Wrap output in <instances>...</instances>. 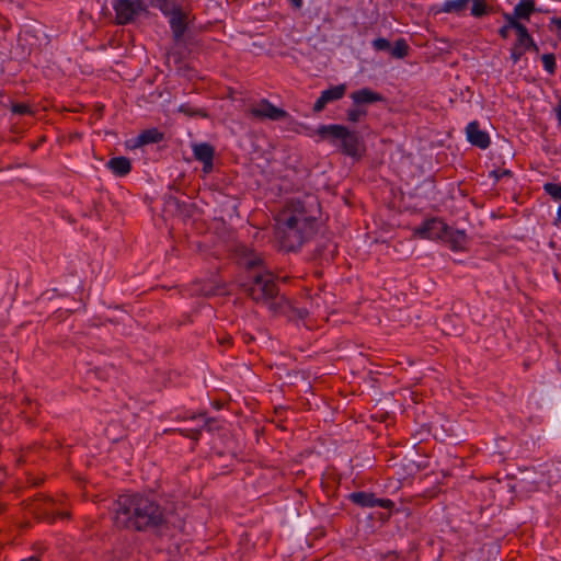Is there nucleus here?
Instances as JSON below:
<instances>
[{
	"mask_svg": "<svg viewBox=\"0 0 561 561\" xmlns=\"http://www.w3.org/2000/svg\"><path fill=\"white\" fill-rule=\"evenodd\" d=\"M113 525L118 530L159 534L168 527L169 512L152 496L128 492L113 503Z\"/></svg>",
	"mask_w": 561,
	"mask_h": 561,
	"instance_id": "nucleus-1",
	"label": "nucleus"
},
{
	"mask_svg": "<svg viewBox=\"0 0 561 561\" xmlns=\"http://www.w3.org/2000/svg\"><path fill=\"white\" fill-rule=\"evenodd\" d=\"M275 220L276 238L287 252L298 251L318 230V219L300 199H289Z\"/></svg>",
	"mask_w": 561,
	"mask_h": 561,
	"instance_id": "nucleus-2",
	"label": "nucleus"
},
{
	"mask_svg": "<svg viewBox=\"0 0 561 561\" xmlns=\"http://www.w3.org/2000/svg\"><path fill=\"white\" fill-rule=\"evenodd\" d=\"M241 288L254 302L270 305L271 308H274V299L279 294L276 276L270 271L247 275Z\"/></svg>",
	"mask_w": 561,
	"mask_h": 561,
	"instance_id": "nucleus-3",
	"label": "nucleus"
},
{
	"mask_svg": "<svg viewBox=\"0 0 561 561\" xmlns=\"http://www.w3.org/2000/svg\"><path fill=\"white\" fill-rule=\"evenodd\" d=\"M306 135L312 137L318 135L321 140H329L335 145L341 141V152L345 156L359 157L360 140L357 131L350 130L346 126L340 124L319 125L317 129L306 127Z\"/></svg>",
	"mask_w": 561,
	"mask_h": 561,
	"instance_id": "nucleus-4",
	"label": "nucleus"
},
{
	"mask_svg": "<svg viewBox=\"0 0 561 561\" xmlns=\"http://www.w3.org/2000/svg\"><path fill=\"white\" fill-rule=\"evenodd\" d=\"M115 22L117 25H127L142 12L147 11L144 0H114Z\"/></svg>",
	"mask_w": 561,
	"mask_h": 561,
	"instance_id": "nucleus-5",
	"label": "nucleus"
},
{
	"mask_svg": "<svg viewBox=\"0 0 561 561\" xmlns=\"http://www.w3.org/2000/svg\"><path fill=\"white\" fill-rule=\"evenodd\" d=\"M448 225L439 217L426 218L420 226L413 228V236L423 240H440Z\"/></svg>",
	"mask_w": 561,
	"mask_h": 561,
	"instance_id": "nucleus-6",
	"label": "nucleus"
},
{
	"mask_svg": "<svg viewBox=\"0 0 561 561\" xmlns=\"http://www.w3.org/2000/svg\"><path fill=\"white\" fill-rule=\"evenodd\" d=\"M347 499L355 505L363 508L382 507L392 510L394 502L390 499H379L373 492L356 491L348 494Z\"/></svg>",
	"mask_w": 561,
	"mask_h": 561,
	"instance_id": "nucleus-7",
	"label": "nucleus"
},
{
	"mask_svg": "<svg viewBox=\"0 0 561 561\" xmlns=\"http://www.w3.org/2000/svg\"><path fill=\"white\" fill-rule=\"evenodd\" d=\"M188 14L184 10L169 18V25L172 32V38L175 46L187 47L188 37L185 35L188 27Z\"/></svg>",
	"mask_w": 561,
	"mask_h": 561,
	"instance_id": "nucleus-8",
	"label": "nucleus"
},
{
	"mask_svg": "<svg viewBox=\"0 0 561 561\" xmlns=\"http://www.w3.org/2000/svg\"><path fill=\"white\" fill-rule=\"evenodd\" d=\"M250 114L259 119L280 121L289 116L288 112L275 106L267 99H262L255 106L250 108Z\"/></svg>",
	"mask_w": 561,
	"mask_h": 561,
	"instance_id": "nucleus-9",
	"label": "nucleus"
},
{
	"mask_svg": "<svg viewBox=\"0 0 561 561\" xmlns=\"http://www.w3.org/2000/svg\"><path fill=\"white\" fill-rule=\"evenodd\" d=\"M346 93V84L341 83L332 85L327 90H323L320 96L313 104L312 111L314 113L322 112L329 103L341 100Z\"/></svg>",
	"mask_w": 561,
	"mask_h": 561,
	"instance_id": "nucleus-10",
	"label": "nucleus"
},
{
	"mask_svg": "<svg viewBox=\"0 0 561 561\" xmlns=\"http://www.w3.org/2000/svg\"><path fill=\"white\" fill-rule=\"evenodd\" d=\"M466 136L467 140L472 146L480 149H486L491 144L489 134L480 128V123L478 121H472L467 125Z\"/></svg>",
	"mask_w": 561,
	"mask_h": 561,
	"instance_id": "nucleus-11",
	"label": "nucleus"
},
{
	"mask_svg": "<svg viewBox=\"0 0 561 561\" xmlns=\"http://www.w3.org/2000/svg\"><path fill=\"white\" fill-rule=\"evenodd\" d=\"M240 264L247 271V275L253 274L259 271H268L264 265V259L260 253L244 248L240 257Z\"/></svg>",
	"mask_w": 561,
	"mask_h": 561,
	"instance_id": "nucleus-12",
	"label": "nucleus"
},
{
	"mask_svg": "<svg viewBox=\"0 0 561 561\" xmlns=\"http://www.w3.org/2000/svg\"><path fill=\"white\" fill-rule=\"evenodd\" d=\"M350 98L354 105H358L360 107L385 101V96L381 93L374 91L370 88H362L353 91L350 94Z\"/></svg>",
	"mask_w": 561,
	"mask_h": 561,
	"instance_id": "nucleus-13",
	"label": "nucleus"
},
{
	"mask_svg": "<svg viewBox=\"0 0 561 561\" xmlns=\"http://www.w3.org/2000/svg\"><path fill=\"white\" fill-rule=\"evenodd\" d=\"M440 240L446 242L451 251L459 252L466 250L468 236L465 230L454 229L448 226L444 238Z\"/></svg>",
	"mask_w": 561,
	"mask_h": 561,
	"instance_id": "nucleus-14",
	"label": "nucleus"
},
{
	"mask_svg": "<svg viewBox=\"0 0 561 561\" xmlns=\"http://www.w3.org/2000/svg\"><path fill=\"white\" fill-rule=\"evenodd\" d=\"M106 168L116 176H126L131 171V162L127 157H113L106 162Z\"/></svg>",
	"mask_w": 561,
	"mask_h": 561,
	"instance_id": "nucleus-15",
	"label": "nucleus"
},
{
	"mask_svg": "<svg viewBox=\"0 0 561 561\" xmlns=\"http://www.w3.org/2000/svg\"><path fill=\"white\" fill-rule=\"evenodd\" d=\"M164 139V134L158 128H149L141 131L135 139L134 147H142L150 144H159Z\"/></svg>",
	"mask_w": 561,
	"mask_h": 561,
	"instance_id": "nucleus-16",
	"label": "nucleus"
},
{
	"mask_svg": "<svg viewBox=\"0 0 561 561\" xmlns=\"http://www.w3.org/2000/svg\"><path fill=\"white\" fill-rule=\"evenodd\" d=\"M514 10L517 18L526 21H529L534 12H543L541 9L536 8L535 0H519Z\"/></svg>",
	"mask_w": 561,
	"mask_h": 561,
	"instance_id": "nucleus-17",
	"label": "nucleus"
},
{
	"mask_svg": "<svg viewBox=\"0 0 561 561\" xmlns=\"http://www.w3.org/2000/svg\"><path fill=\"white\" fill-rule=\"evenodd\" d=\"M192 150L194 158L199 162L214 159L215 157V148L208 142L193 144Z\"/></svg>",
	"mask_w": 561,
	"mask_h": 561,
	"instance_id": "nucleus-18",
	"label": "nucleus"
},
{
	"mask_svg": "<svg viewBox=\"0 0 561 561\" xmlns=\"http://www.w3.org/2000/svg\"><path fill=\"white\" fill-rule=\"evenodd\" d=\"M515 32L517 35L515 44H517V46H529V47H533V50H535V51L539 50L537 44L535 43L534 38L529 34L528 28L523 23L520 25H518L517 28H515Z\"/></svg>",
	"mask_w": 561,
	"mask_h": 561,
	"instance_id": "nucleus-19",
	"label": "nucleus"
},
{
	"mask_svg": "<svg viewBox=\"0 0 561 561\" xmlns=\"http://www.w3.org/2000/svg\"><path fill=\"white\" fill-rule=\"evenodd\" d=\"M156 7L168 19L183 10L178 0H157Z\"/></svg>",
	"mask_w": 561,
	"mask_h": 561,
	"instance_id": "nucleus-20",
	"label": "nucleus"
},
{
	"mask_svg": "<svg viewBox=\"0 0 561 561\" xmlns=\"http://www.w3.org/2000/svg\"><path fill=\"white\" fill-rule=\"evenodd\" d=\"M469 2L470 0H446L443 3L439 12L455 13L460 15L467 10Z\"/></svg>",
	"mask_w": 561,
	"mask_h": 561,
	"instance_id": "nucleus-21",
	"label": "nucleus"
},
{
	"mask_svg": "<svg viewBox=\"0 0 561 561\" xmlns=\"http://www.w3.org/2000/svg\"><path fill=\"white\" fill-rule=\"evenodd\" d=\"M410 47L404 38H399L394 42L393 47L390 48L391 56L398 59H403L409 55Z\"/></svg>",
	"mask_w": 561,
	"mask_h": 561,
	"instance_id": "nucleus-22",
	"label": "nucleus"
},
{
	"mask_svg": "<svg viewBox=\"0 0 561 561\" xmlns=\"http://www.w3.org/2000/svg\"><path fill=\"white\" fill-rule=\"evenodd\" d=\"M368 114L366 107L354 105L346 111V119L350 123H358Z\"/></svg>",
	"mask_w": 561,
	"mask_h": 561,
	"instance_id": "nucleus-23",
	"label": "nucleus"
},
{
	"mask_svg": "<svg viewBox=\"0 0 561 561\" xmlns=\"http://www.w3.org/2000/svg\"><path fill=\"white\" fill-rule=\"evenodd\" d=\"M472 2L471 15L474 18H482L491 12V8L485 0H470Z\"/></svg>",
	"mask_w": 561,
	"mask_h": 561,
	"instance_id": "nucleus-24",
	"label": "nucleus"
},
{
	"mask_svg": "<svg viewBox=\"0 0 561 561\" xmlns=\"http://www.w3.org/2000/svg\"><path fill=\"white\" fill-rule=\"evenodd\" d=\"M179 113H182L188 117H207L208 114L204 108H197L192 106L190 103H183L178 108Z\"/></svg>",
	"mask_w": 561,
	"mask_h": 561,
	"instance_id": "nucleus-25",
	"label": "nucleus"
},
{
	"mask_svg": "<svg viewBox=\"0 0 561 561\" xmlns=\"http://www.w3.org/2000/svg\"><path fill=\"white\" fill-rule=\"evenodd\" d=\"M178 432L180 435L198 443L202 436V428H167L164 433Z\"/></svg>",
	"mask_w": 561,
	"mask_h": 561,
	"instance_id": "nucleus-26",
	"label": "nucleus"
},
{
	"mask_svg": "<svg viewBox=\"0 0 561 561\" xmlns=\"http://www.w3.org/2000/svg\"><path fill=\"white\" fill-rule=\"evenodd\" d=\"M542 188L553 201H561V184L547 182Z\"/></svg>",
	"mask_w": 561,
	"mask_h": 561,
	"instance_id": "nucleus-27",
	"label": "nucleus"
},
{
	"mask_svg": "<svg viewBox=\"0 0 561 561\" xmlns=\"http://www.w3.org/2000/svg\"><path fill=\"white\" fill-rule=\"evenodd\" d=\"M527 50H533V47L517 46V44L514 43L513 46L511 47V60L513 61V64L516 65Z\"/></svg>",
	"mask_w": 561,
	"mask_h": 561,
	"instance_id": "nucleus-28",
	"label": "nucleus"
},
{
	"mask_svg": "<svg viewBox=\"0 0 561 561\" xmlns=\"http://www.w3.org/2000/svg\"><path fill=\"white\" fill-rule=\"evenodd\" d=\"M541 61H542L545 70L549 75H554L556 73L557 62H556V56L553 54H545V55H542Z\"/></svg>",
	"mask_w": 561,
	"mask_h": 561,
	"instance_id": "nucleus-29",
	"label": "nucleus"
},
{
	"mask_svg": "<svg viewBox=\"0 0 561 561\" xmlns=\"http://www.w3.org/2000/svg\"><path fill=\"white\" fill-rule=\"evenodd\" d=\"M10 110L16 115H34V111L26 103H12Z\"/></svg>",
	"mask_w": 561,
	"mask_h": 561,
	"instance_id": "nucleus-30",
	"label": "nucleus"
},
{
	"mask_svg": "<svg viewBox=\"0 0 561 561\" xmlns=\"http://www.w3.org/2000/svg\"><path fill=\"white\" fill-rule=\"evenodd\" d=\"M373 47L375 50H378V51L390 50L391 44L387 38L378 37L373 41Z\"/></svg>",
	"mask_w": 561,
	"mask_h": 561,
	"instance_id": "nucleus-31",
	"label": "nucleus"
},
{
	"mask_svg": "<svg viewBox=\"0 0 561 561\" xmlns=\"http://www.w3.org/2000/svg\"><path fill=\"white\" fill-rule=\"evenodd\" d=\"M503 18L505 19L506 23L504 25L512 27L513 30L517 28L518 25L522 23L519 22V18L516 16L515 10L513 13H503Z\"/></svg>",
	"mask_w": 561,
	"mask_h": 561,
	"instance_id": "nucleus-32",
	"label": "nucleus"
},
{
	"mask_svg": "<svg viewBox=\"0 0 561 561\" xmlns=\"http://www.w3.org/2000/svg\"><path fill=\"white\" fill-rule=\"evenodd\" d=\"M513 172L508 169H495L492 170L489 174L490 178H493L496 182H499L503 178H511Z\"/></svg>",
	"mask_w": 561,
	"mask_h": 561,
	"instance_id": "nucleus-33",
	"label": "nucleus"
},
{
	"mask_svg": "<svg viewBox=\"0 0 561 561\" xmlns=\"http://www.w3.org/2000/svg\"><path fill=\"white\" fill-rule=\"evenodd\" d=\"M197 416H205V413L195 414V413L185 412L184 414H178L174 417V420H176V421L195 420V419H197Z\"/></svg>",
	"mask_w": 561,
	"mask_h": 561,
	"instance_id": "nucleus-34",
	"label": "nucleus"
},
{
	"mask_svg": "<svg viewBox=\"0 0 561 561\" xmlns=\"http://www.w3.org/2000/svg\"><path fill=\"white\" fill-rule=\"evenodd\" d=\"M203 417H204V424H203V426L201 427V428H202V431H203V430H206V431H208V432L214 431V426H213V424L216 422V421H215V419H213V417H206V415H205V416H203Z\"/></svg>",
	"mask_w": 561,
	"mask_h": 561,
	"instance_id": "nucleus-35",
	"label": "nucleus"
},
{
	"mask_svg": "<svg viewBox=\"0 0 561 561\" xmlns=\"http://www.w3.org/2000/svg\"><path fill=\"white\" fill-rule=\"evenodd\" d=\"M203 171L205 173H209L213 171V168H214V159H210V160H206V161H203Z\"/></svg>",
	"mask_w": 561,
	"mask_h": 561,
	"instance_id": "nucleus-36",
	"label": "nucleus"
},
{
	"mask_svg": "<svg viewBox=\"0 0 561 561\" xmlns=\"http://www.w3.org/2000/svg\"><path fill=\"white\" fill-rule=\"evenodd\" d=\"M510 30H512V27L506 26V25H503V26H502V27H500V30H499V35H500L503 39H506V38H508Z\"/></svg>",
	"mask_w": 561,
	"mask_h": 561,
	"instance_id": "nucleus-37",
	"label": "nucleus"
},
{
	"mask_svg": "<svg viewBox=\"0 0 561 561\" xmlns=\"http://www.w3.org/2000/svg\"><path fill=\"white\" fill-rule=\"evenodd\" d=\"M554 112H556V116L558 119V124H559V126H561V100L558 102V105L554 108Z\"/></svg>",
	"mask_w": 561,
	"mask_h": 561,
	"instance_id": "nucleus-38",
	"label": "nucleus"
},
{
	"mask_svg": "<svg viewBox=\"0 0 561 561\" xmlns=\"http://www.w3.org/2000/svg\"><path fill=\"white\" fill-rule=\"evenodd\" d=\"M291 8L300 10L302 8V0H289Z\"/></svg>",
	"mask_w": 561,
	"mask_h": 561,
	"instance_id": "nucleus-39",
	"label": "nucleus"
},
{
	"mask_svg": "<svg viewBox=\"0 0 561 561\" xmlns=\"http://www.w3.org/2000/svg\"><path fill=\"white\" fill-rule=\"evenodd\" d=\"M550 24L556 25L558 31H561V16L560 18H552L550 20Z\"/></svg>",
	"mask_w": 561,
	"mask_h": 561,
	"instance_id": "nucleus-40",
	"label": "nucleus"
},
{
	"mask_svg": "<svg viewBox=\"0 0 561 561\" xmlns=\"http://www.w3.org/2000/svg\"><path fill=\"white\" fill-rule=\"evenodd\" d=\"M21 561H41V559L36 556H32L26 559H22Z\"/></svg>",
	"mask_w": 561,
	"mask_h": 561,
	"instance_id": "nucleus-41",
	"label": "nucleus"
},
{
	"mask_svg": "<svg viewBox=\"0 0 561 561\" xmlns=\"http://www.w3.org/2000/svg\"><path fill=\"white\" fill-rule=\"evenodd\" d=\"M556 221H557V222H561V205H560V206H559V208H558V213H557Z\"/></svg>",
	"mask_w": 561,
	"mask_h": 561,
	"instance_id": "nucleus-42",
	"label": "nucleus"
},
{
	"mask_svg": "<svg viewBox=\"0 0 561 561\" xmlns=\"http://www.w3.org/2000/svg\"><path fill=\"white\" fill-rule=\"evenodd\" d=\"M252 340H253V336H250V337H247L245 341L249 342V341H252Z\"/></svg>",
	"mask_w": 561,
	"mask_h": 561,
	"instance_id": "nucleus-43",
	"label": "nucleus"
},
{
	"mask_svg": "<svg viewBox=\"0 0 561 561\" xmlns=\"http://www.w3.org/2000/svg\"><path fill=\"white\" fill-rule=\"evenodd\" d=\"M252 340H253V336H250V337H247L245 341L249 342V341H252Z\"/></svg>",
	"mask_w": 561,
	"mask_h": 561,
	"instance_id": "nucleus-44",
	"label": "nucleus"
},
{
	"mask_svg": "<svg viewBox=\"0 0 561 561\" xmlns=\"http://www.w3.org/2000/svg\"><path fill=\"white\" fill-rule=\"evenodd\" d=\"M42 141H45L44 137L41 140H38V144H42Z\"/></svg>",
	"mask_w": 561,
	"mask_h": 561,
	"instance_id": "nucleus-45",
	"label": "nucleus"
},
{
	"mask_svg": "<svg viewBox=\"0 0 561 561\" xmlns=\"http://www.w3.org/2000/svg\"><path fill=\"white\" fill-rule=\"evenodd\" d=\"M42 141H45L44 137L41 140H38V144H42Z\"/></svg>",
	"mask_w": 561,
	"mask_h": 561,
	"instance_id": "nucleus-46",
	"label": "nucleus"
}]
</instances>
